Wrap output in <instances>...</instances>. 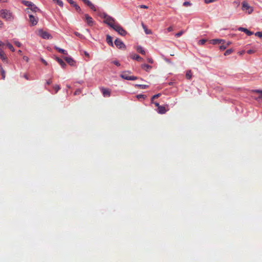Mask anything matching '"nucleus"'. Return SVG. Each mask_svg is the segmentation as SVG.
<instances>
[{"mask_svg": "<svg viewBox=\"0 0 262 262\" xmlns=\"http://www.w3.org/2000/svg\"><path fill=\"white\" fill-rule=\"evenodd\" d=\"M6 46L11 51H12V52L14 51V48L11 43L8 42L6 44Z\"/></svg>", "mask_w": 262, "mask_h": 262, "instance_id": "obj_28", "label": "nucleus"}, {"mask_svg": "<svg viewBox=\"0 0 262 262\" xmlns=\"http://www.w3.org/2000/svg\"><path fill=\"white\" fill-rule=\"evenodd\" d=\"M154 103L155 104V105L158 107V108H159V106H160L161 105H160L159 103H158V102H154Z\"/></svg>", "mask_w": 262, "mask_h": 262, "instance_id": "obj_58", "label": "nucleus"}, {"mask_svg": "<svg viewBox=\"0 0 262 262\" xmlns=\"http://www.w3.org/2000/svg\"><path fill=\"white\" fill-rule=\"evenodd\" d=\"M255 92L262 94V90H256ZM259 98L262 99V96H259Z\"/></svg>", "mask_w": 262, "mask_h": 262, "instance_id": "obj_43", "label": "nucleus"}, {"mask_svg": "<svg viewBox=\"0 0 262 262\" xmlns=\"http://www.w3.org/2000/svg\"><path fill=\"white\" fill-rule=\"evenodd\" d=\"M64 59L70 66H75V61L72 58L69 57H65Z\"/></svg>", "mask_w": 262, "mask_h": 262, "instance_id": "obj_10", "label": "nucleus"}, {"mask_svg": "<svg viewBox=\"0 0 262 262\" xmlns=\"http://www.w3.org/2000/svg\"><path fill=\"white\" fill-rule=\"evenodd\" d=\"M85 4L86 5H88L92 10H93L94 11H96V7L89 0H87Z\"/></svg>", "mask_w": 262, "mask_h": 262, "instance_id": "obj_15", "label": "nucleus"}, {"mask_svg": "<svg viewBox=\"0 0 262 262\" xmlns=\"http://www.w3.org/2000/svg\"><path fill=\"white\" fill-rule=\"evenodd\" d=\"M210 42L213 45H216L217 43H221L222 42H225V40L223 39H212Z\"/></svg>", "mask_w": 262, "mask_h": 262, "instance_id": "obj_18", "label": "nucleus"}, {"mask_svg": "<svg viewBox=\"0 0 262 262\" xmlns=\"http://www.w3.org/2000/svg\"><path fill=\"white\" fill-rule=\"evenodd\" d=\"M136 86L142 89H144L148 87V85L144 84H137Z\"/></svg>", "mask_w": 262, "mask_h": 262, "instance_id": "obj_35", "label": "nucleus"}, {"mask_svg": "<svg viewBox=\"0 0 262 262\" xmlns=\"http://www.w3.org/2000/svg\"><path fill=\"white\" fill-rule=\"evenodd\" d=\"M206 42V40L204 39H201L199 41L198 43L200 45H203Z\"/></svg>", "mask_w": 262, "mask_h": 262, "instance_id": "obj_37", "label": "nucleus"}, {"mask_svg": "<svg viewBox=\"0 0 262 262\" xmlns=\"http://www.w3.org/2000/svg\"><path fill=\"white\" fill-rule=\"evenodd\" d=\"M230 43H231L230 42H228L225 45L227 46V47H228V46H229L230 45Z\"/></svg>", "mask_w": 262, "mask_h": 262, "instance_id": "obj_61", "label": "nucleus"}, {"mask_svg": "<svg viewBox=\"0 0 262 262\" xmlns=\"http://www.w3.org/2000/svg\"><path fill=\"white\" fill-rule=\"evenodd\" d=\"M130 57L133 59H135L139 61H142L143 60V59L142 57L136 54H130Z\"/></svg>", "mask_w": 262, "mask_h": 262, "instance_id": "obj_12", "label": "nucleus"}, {"mask_svg": "<svg viewBox=\"0 0 262 262\" xmlns=\"http://www.w3.org/2000/svg\"><path fill=\"white\" fill-rule=\"evenodd\" d=\"M81 93V90H77L75 93H74V95H79Z\"/></svg>", "mask_w": 262, "mask_h": 262, "instance_id": "obj_49", "label": "nucleus"}, {"mask_svg": "<svg viewBox=\"0 0 262 262\" xmlns=\"http://www.w3.org/2000/svg\"><path fill=\"white\" fill-rule=\"evenodd\" d=\"M85 20L86 21L88 25L90 26H93L94 24V21L93 20L92 17L89 16L88 14H86L84 15Z\"/></svg>", "mask_w": 262, "mask_h": 262, "instance_id": "obj_8", "label": "nucleus"}, {"mask_svg": "<svg viewBox=\"0 0 262 262\" xmlns=\"http://www.w3.org/2000/svg\"><path fill=\"white\" fill-rule=\"evenodd\" d=\"M0 67H1V72L2 79L4 80L5 79V76H6L5 72L4 70L3 69V68H2V66H1Z\"/></svg>", "mask_w": 262, "mask_h": 262, "instance_id": "obj_26", "label": "nucleus"}, {"mask_svg": "<svg viewBox=\"0 0 262 262\" xmlns=\"http://www.w3.org/2000/svg\"><path fill=\"white\" fill-rule=\"evenodd\" d=\"M184 33V31H181L175 34V36L177 37H180Z\"/></svg>", "mask_w": 262, "mask_h": 262, "instance_id": "obj_36", "label": "nucleus"}, {"mask_svg": "<svg viewBox=\"0 0 262 262\" xmlns=\"http://www.w3.org/2000/svg\"><path fill=\"white\" fill-rule=\"evenodd\" d=\"M147 60V62L150 63H152L154 62V60L151 57H148Z\"/></svg>", "mask_w": 262, "mask_h": 262, "instance_id": "obj_45", "label": "nucleus"}, {"mask_svg": "<svg viewBox=\"0 0 262 262\" xmlns=\"http://www.w3.org/2000/svg\"><path fill=\"white\" fill-rule=\"evenodd\" d=\"M14 43L16 46H17L18 47H20L21 46V43L18 41H15Z\"/></svg>", "mask_w": 262, "mask_h": 262, "instance_id": "obj_48", "label": "nucleus"}, {"mask_svg": "<svg viewBox=\"0 0 262 262\" xmlns=\"http://www.w3.org/2000/svg\"><path fill=\"white\" fill-rule=\"evenodd\" d=\"M137 51L138 53L142 54V55H145L146 52L144 51V50L143 49V48L141 46H138L137 48Z\"/></svg>", "mask_w": 262, "mask_h": 262, "instance_id": "obj_22", "label": "nucleus"}, {"mask_svg": "<svg viewBox=\"0 0 262 262\" xmlns=\"http://www.w3.org/2000/svg\"><path fill=\"white\" fill-rule=\"evenodd\" d=\"M112 62L115 64L116 66H120V64L119 63V62L117 60H115V61H112Z\"/></svg>", "mask_w": 262, "mask_h": 262, "instance_id": "obj_47", "label": "nucleus"}, {"mask_svg": "<svg viewBox=\"0 0 262 262\" xmlns=\"http://www.w3.org/2000/svg\"><path fill=\"white\" fill-rule=\"evenodd\" d=\"M99 16L104 19V23L107 24L112 28H113L117 24L116 23L115 19L113 17L108 15L105 12L100 13Z\"/></svg>", "mask_w": 262, "mask_h": 262, "instance_id": "obj_1", "label": "nucleus"}, {"mask_svg": "<svg viewBox=\"0 0 262 262\" xmlns=\"http://www.w3.org/2000/svg\"><path fill=\"white\" fill-rule=\"evenodd\" d=\"M225 42H222L221 45L220 46V49L222 50H224L227 48V46L224 45Z\"/></svg>", "mask_w": 262, "mask_h": 262, "instance_id": "obj_31", "label": "nucleus"}, {"mask_svg": "<svg viewBox=\"0 0 262 262\" xmlns=\"http://www.w3.org/2000/svg\"><path fill=\"white\" fill-rule=\"evenodd\" d=\"M137 98H138L139 99H140V98H143V99H145V98L146 97V96L145 95H141H141H138L137 96Z\"/></svg>", "mask_w": 262, "mask_h": 262, "instance_id": "obj_40", "label": "nucleus"}, {"mask_svg": "<svg viewBox=\"0 0 262 262\" xmlns=\"http://www.w3.org/2000/svg\"><path fill=\"white\" fill-rule=\"evenodd\" d=\"M137 77L136 76H130L129 78H128V80H135L137 79Z\"/></svg>", "mask_w": 262, "mask_h": 262, "instance_id": "obj_42", "label": "nucleus"}, {"mask_svg": "<svg viewBox=\"0 0 262 262\" xmlns=\"http://www.w3.org/2000/svg\"><path fill=\"white\" fill-rule=\"evenodd\" d=\"M158 110V113L161 114H164L167 111V110L165 108V107L164 106H159Z\"/></svg>", "mask_w": 262, "mask_h": 262, "instance_id": "obj_19", "label": "nucleus"}, {"mask_svg": "<svg viewBox=\"0 0 262 262\" xmlns=\"http://www.w3.org/2000/svg\"><path fill=\"white\" fill-rule=\"evenodd\" d=\"M23 77L27 80H30V79L29 78L28 75L27 74H25L23 75Z\"/></svg>", "mask_w": 262, "mask_h": 262, "instance_id": "obj_51", "label": "nucleus"}, {"mask_svg": "<svg viewBox=\"0 0 262 262\" xmlns=\"http://www.w3.org/2000/svg\"><path fill=\"white\" fill-rule=\"evenodd\" d=\"M216 0H205V3L206 4H209L212 2L215 1Z\"/></svg>", "mask_w": 262, "mask_h": 262, "instance_id": "obj_50", "label": "nucleus"}, {"mask_svg": "<svg viewBox=\"0 0 262 262\" xmlns=\"http://www.w3.org/2000/svg\"><path fill=\"white\" fill-rule=\"evenodd\" d=\"M106 41L108 44L112 47H113V43L112 41V38L109 35H106Z\"/></svg>", "mask_w": 262, "mask_h": 262, "instance_id": "obj_21", "label": "nucleus"}, {"mask_svg": "<svg viewBox=\"0 0 262 262\" xmlns=\"http://www.w3.org/2000/svg\"><path fill=\"white\" fill-rule=\"evenodd\" d=\"M142 27H143V29H144L145 32V33L146 34H151V30H148L147 29L146 27L143 24H142Z\"/></svg>", "mask_w": 262, "mask_h": 262, "instance_id": "obj_25", "label": "nucleus"}, {"mask_svg": "<svg viewBox=\"0 0 262 262\" xmlns=\"http://www.w3.org/2000/svg\"><path fill=\"white\" fill-rule=\"evenodd\" d=\"M141 67L142 69L147 72H149L152 68L151 66L145 63L141 64Z\"/></svg>", "mask_w": 262, "mask_h": 262, "instance_id": "obj_14", "label": "nucleus"}, {"mask_svg": "<svg viewBox=\"0 0 262 262\" xmlns=\"http://www.w3.org/2000/svg\"><path fill=\"white\" fill-rule=\"evenodd\" d=\"M247 52L249 54H251L254 53L255 52V51L250 49V50H248Z\"/></svg>", "mask_w": 262, "mask_h": 262, "instance_id": "obj_44", "label": "nucleus"}, {"mask_svg": "<svg viewBox=\"0 0 262 262\" xmlns=\"http://www.w3.org/2000/svg\"><path fill=\"white\" fill-rule=\"evenodd\" d=\"M186 77L188 79H190L192 77V73L190 70L187 71L186 74Z\"/></svg>", "mask_w": 262, "mask_h": 262, "instance_id": "obj_24", "label": "nucleus"}, {"mask_svg": "<svg viewBox=\"0 0 262 262\" xmlns=\"http://www.w3.org/2000/svg\"><path fill=\"white\" fill-rule=\"evenodd\" d=\"M72 6L75 8V9L78 11H80L81 9L80 7L75 2Z\"/></svg>", "mask_w": 262, "mask_h": 262, "instance_id": "obj_29", "label": "nucleus"}, {"mask_svg": "<svg viewBox=\"0 0 262 262\" xmlns=\"http://www.w3.org/2000/svg\"><path fill=\"white\" fill-rule=\"evenodd\" d=\"M114 43L116 46L119 49H122L125 48V46L124 44V43L119 39H116Z\"/></svg>", "mask_w": 262, "mask_h": 262, "instance_id": "obj_7", "label": "nucleus"}, {"mask_svg": "<svg viewBox=\"0 0 262 262\" xmlns=\"http://www.w3.org/2000/svg\"><path fill=\"white\" fill-rule=\"evenodd\" d=\"M54 2H55L59 6L63 7V2L61 1V0H53Z\"/></svg>", "mask_w": 262, "mask_h": 262, "instance_id": "obj_34", "label": "nucleus"}, {"mask_svg": "<svg viewBox=\"0 0 262 262\" xmlns=\"http://www.w3.org/2000/svg\"><path fill=\"white\" fill-rule=\"evenodd\" d=\"M101 91L104 97H108L110 96L111 91L109 89L102 88Z\"/></svg>", "mask_w": 262, "mask_h": 262, "instance_id": "obj_9", "label": "nucleus"}, {"mask_svg": "<svg viewBox=\"0 0 262 262\" xmlns=\"http://www.w3.org/2000/svg\"><path fill=\"white\" fill-rule=\"evenodd\" d=\"M242 10L244 11H247L248 14L251 13L253 10V8L246 1L242 2Z\"/></svg>", "mask_w": 262, "mask_h": 262, "instance_id": "obj_4", "label": "nucleus"}, {"mask_svg": "<svg viewBox=\"0 0 262 262\" xmlns=\"http://www.w3.org/2000/svg\"><path fill=\"white\" fill-rule=\"evenodd\" d=\"M29 10L33 12H37L39 9L33 3L32 4L31 6L30 7V8H28L26 9V11L28 13H30Z\"/></svg>", "mask_w": 262, "mask_h": 262, "instance_id": "obj_11", "label": "nucleus"}, {"mask_svg": "<svg viewBox=\"0 0 262 262\" xmlns=\"http://www.w3.org/2000/svg\"><path fill=\"white\" fill-rule=\"evenodd\" d=\"M23 58H24V59L25 60H26L27 62H28V60H29V58H28V57H27V56H24Z\"/></svg>", "mask_w": 262, "mask_h": 262, "instance_id": "obj_57", "label": "nucleus"}, {"mask_svg": "<svg viewBox=\"0 0 262 262\" xmlns=\"http://www.w3.org/2000/svg\"><path fill=\"white\" fill-rule=\"evenodd\" d=\"M113 29L122 36H125L127 34V32L118 23Z\"/></svg>", "mask_w": 262, "mask_h": 262, "instance_id": "obj_3", "label": "nucleus"}, {"mask_svg": "<svg viewBox=\"0 0 262 262\" xmlns=\"http://www.w3.org/2000/svg\"><path fill=\"white\" fill-rule=\"evenodd\" d=\"M3 25V22L0 20V27H2Z\"/></svg>", "mask_w": 262, "mask_h": 262, "instance_id": "obj_60", "label": "nucleus"}, {"mask_svg": "<svg viewBox=\"0 0 262 262\" xmlns=\"http://www.w3.org/2000/svg\"><path fill=\"white\" fill-rule=\"evenodd\" d=\"M3 45V42L0 41V46H2Z\"/></svg>", "mask_w": 262, "mask_h": 262, "instance_id": "obj_62", "label": "nucleus"}, {"mask_svg": "<svg viewBox=\"0 0 262 262\" xmlns=\"http://www.w3.org/2000/svg\"><path fill=\"white\" fill-rule=\"evenodd\" d=\"M56 60L59 63L62 68H65V67L67 66L66 63L59 57H56Z\"/></svg>", "mask_w": 262, "mask_h": 262, "instance_id": "obj_17", "label": "nucleus"}, {"mask_svg": "<svg viewBox=\"0 0 262 262\" xmlns=\"http://www.w3.org/2000/svg\"><path fill=\"white\" fill-rule=\"evenodd\" d=\"M82 1L83 2V3H86V1L87 0H82Z\"/></svg>", "mask_w": 262, "mask_h": 262, "instance_id": "obj_63", "label": "nucleus"}, {"mask_svg": "<svg viewBox=\"0 0 262 262\" xmlns=\"http://www.w3.org/2000/svg\"><path fill=\"white\" fill-rule=\"evenodd\" d=\"M85 4L86 5H88L92 10H93L94 11H96V7L89 0H87Z\"/></svg>", "mask_w": 262, "mask_h": 262, "instance_id": "obj_16", "label": "nucleus"}, {"mask_svg": "<svg viewBox=\"0 0 262 262\" xmlns=\"http://www.w3.org/2000/svg\"><path fill=\"white\" fill-rule=\"evenodd\" d=\"M183 6L185 7H188L191 5V4L189 2H185L183 3Z\"/></svg>", "mask_w": 262, "mask_h": 262, "instance_id": "obj_39", "label": "nucleus"}, {"mask_svg": "<svg viewBox=\"0 0 262 262\" xmlns=\"http://www.w3.org/2000/svg\"><path fill=\"white\" fill-rule=\"evenodd\" d=\"M161 95V94L159 93L158 94L154 95L151 99V103H154L153 100L155 99L158 98Z\"/></svg>", "mask_w": 262, "mask_h": 262, "instance_id": "obj_33", "label": "nucleus"}, {"mask_svg": "<svg viewBox=\"0 0 262 262\" xmlns=\"http://www.w3.org/2000/svg\"><path fill=\"white\" fill-rule=\"evenodd\" d=\"M167 31H168V32H171V31H173V28H172V26H170L169 27H168V28H167Z\"/></svg>", "mask_w": 262, "mask_h": 262, "instance_id": "obj_53", "label": "nucleus"}, {"mask_svg": "<svg viewBox=\"0 0 262 262\" xmlns=\"http://www.w3.org/2000/svg\"><path fill=\"white\" fill-rule=\"evenodd\" d=\"M139 7L141 8H144V9H147L148 7L146 5H142L139 6Z\"/></svg>", "mask_w": 262, "mask_h": 262, "instance_id": "obj_52", "label": "nucleus"}, {"mask_svg": "<svg viewBox=\"0 0 262 262\" xmlns=\"http://www.w3.org/2000/svg\"><path fill=\"white\" fill-rule=\"evenodd\" d=\"M53 89L55 91V93H56L60 89L59 85H56L53 87Z\"/></svg>", "mask_w": 262, "mask_h": 262, "instance_id": "obj_38", "label": "nucleus"}, {"mask_svg": "<svg viewBox=\"0 0 262 262\" xmlns=\"http://www.w3.org/2000/svg\"><path fill=\"white\" fill-rule=\"evenodd\" d=\"M67 1L71 5H72L75 3V2L73 1V0H67Z\"/></svg>", "mask_w": 262, "mask_h": 262, "instance_id": "obj_56", "label": "nucleus"}, {"mask_svg": "<svg viewBox=\"0 0 262 262\" xmlns=\"http://www.w3.org/2000/svg\"><path fill=\"white\" fill-rule=\"evenodd\" d=\"M74 34L76 36H77L80 38H82V35L77 32H75Z\"/></svg>", "mask_w": 262, "mask_h": 262, "instance_id": "obj_46", "label": "nucleus"}, {"mask_svg": "<svg viewBox=\"0 0 262 262\" xmlns=\"http://www.w3.org/2000/svg\"><path fill=\"white\" fill-rule=\"evenodd\" d=\"M23 3L26 5V6H28V8H30V7L31 6L32 3L31 2L27 1H23Z\"/></svg>", "mask_w": 262, "mask_h": 262, "instance_id": "obj_27", "label": "nucleus"}, {"mask_svg": "<svg viewBox=\"0 0 262 262\" xmlns=\"http://www.w3.org/2000/svg\"><path fill=\"white\" fill-rule=\"evenodd\" d=\"M52 83V80H51V79H49V80H48V81H47V82H46L47 84H48V85H50V84H51Z\"/></svg>", "mask_w": 262, "mask_h": 262, "instance_id": "obj_54", "label": "nucleus"}, {"mask_svg": "<svg viewBox=\"0 0 262 262\" xmlns=\"http://www.w3.org/2000/svg\"><path fill=\"white\" fill-rule=\"evenodd\" d=\"M233 52V50L231 49L227 50L224 53V55L225 56L228 55L230 54Z\"/></svg>", "mask_w": 262, "mask_h": 262, "instance_id": "obj_32", "label": "nucleus"}, {"mask_svg": "<svg viewBox=\"0 0 262 262\" xmlns=\"http://www.w3.org/2000/svg\"><path fill=\"white\" fill-rule=\"evenodd\" d=\"M238 30L245 32L248 36H250V35H252L253 34V33L252 32L250 31L247 29L244 28H242V27H240L238 29Z\"/></svg>", "mask_w": 262, "mask_h": 262, "instance_id": "obj_13", "label": "nucleus"}, {"mask_svg": "<svg viewBox=\"0 0 262 262\" xmlns=\"http://www.w3.org/2000/svg\"><path fill=\"white\" fill-rule=\"evenodd\" d=\"M18 53H21V50H18Z\"/></svg>", "mask_w": 262, "mask_h": 262, "instance_id": "obj_64", "label": "nucleus"}, {"mask_svg": "<svg viewBox=\"0 0 262 262\" xmlns=\"http://www.w3.org/2000/svg\"><path fill=\"white\" fill-rule=\"evenodd\" d=\"M0 58L4 61L7 60V58L5 54L4 51L0 49Z\"/></svg>", "mask_w": 262, "mask_h": 262, "instance_id": "obj_20", "label": "nucleus"}, {"mask_svg": "<svg viewBox=\"0 0 262 262\" xmlns=\"http://www.w3.org/2000/svg\"><path fill=\"white\" fill-rule=\"evenodd\" d=\"M84 55L86 56H87V57H89L90 56L89 54L87 52H86V51L84 52Z\"/></svg>", "mask_w": 262, "mask_h": 262, "instance_id": "obj_59", "label": "nucleus"}, {"mask_svg": "<svg viewBox=\"0 0 262 262\" xmlns=\"http://www.w3.org/2000/svg\"><path fill=\"white\" fill-rule=\"evenodd\" d=\"M39 35L43 39H50L52 38L51 35L47 32L42 30L39 31Z\"/></svg>", "mask_w": 262, "mask_h": 262, "instance_id": "obj_5", "label": "nucleus"}, {"mask_svg": "<svg viewBox=\"0 0 262 262\" xmlns=\"http://www.w3.org/2000/svg\"><path fill=\"white\" fill-rule=\"evenodd\" d=\"M121 77L124 79L128 80V78H129L130 76L127 75L126 73H124L121 75Z\"/></svg>", "mask_w": 262, "mask_h": 262, "instance_id": "obj_30", "label": "nucleus"}, {"mask_svg": "<svg viewBox=\"0 0 262 262\" xmlns=\"http://www.w3.org/2000/svg\"><path fill=\"white\" fill-rule=\"evenodd\" d=\"M0 16L7 21H12L14 19L12 12L7 9L0 10Z\"/></svg>", "mask_w": 262, "mask_h": 262, "instance_id": "obj_2", "label": "nucleus"}, {"mask_svg": "<svg viewBox=\"0 0 262 262\" xmlns=\"http://www.w3.org/2000/svg\"><path fill=\"white\" fill-rule=\"evenodd\" d=\"M255 35L259 37H262V32H257L255 33Z\"/></svg>", "mask_w": 262, "mask_h": 262, "instance_id": "obj_41", "label": "nucleus"}, {"mask_svg": "<svg viewBox=\"0 0 262 262\" xmlns=\"http://www.w3.org/2000/svg\"><path fill=\"white\" fill-rule=\"evenodd\" d=\"M55 49L58 51L59 52L62 53V54H63L64 55H67L68 54V53L67 52V51L62 49H61L59 47H55Z\"/></svg>", "mask_w": 262, "mask_h": 262, "instance_id": "obj_23", "label": "nucleus"}, {"mask_svg": "<svg viewBox=\"0 0 262 262\" xmlns=\"http://www.w3.org/2000/svg\"><path fill=\"white\" fill-rule=\"evenodd\" d=\"M41 61H42V62L43 64H45V65H47V61L45 59H43V58H41Z\"/></svg>", "mask_w": 262, "mask_h": 262, "instance_id": "obj_55", "label": "nucleus"}, {"mask_svg": "<svg viewBox=\"0 0 262 262\" xmlns=\"http://www.w3.org/2000/svg\"><path fill=\"white\" fill-rule=\"evenodd\" d=\"M29 21L30 22V23L31 24V25L32 26H35V25H37L38 19L36 17H35L34 15H33L31 14H29Z\"/></svg>", "mask_w": 262, "mask_h": 262, "instance_id": "obj_6", "label": "nucleus"}]
</instances>
